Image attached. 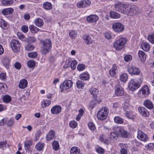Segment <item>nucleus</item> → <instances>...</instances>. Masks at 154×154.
Instances as JSON below:
<instances>
[{
	"label": "nucleus",
	"instance_id": "338daca9",
	"mask_svg": "<svg viewBox=\"0 0 154 154\" xmlns=\"http://www.w3.org/2000/svg\"><path fill=\"white\" fill-rule=\"evenodd\" d=\"M69 35L71 38H74L76 36V33L74 31H72L69 32Z\"/></svg>",
	"mask_w": 154,
	"mask_h": 154
},
{
	"label": "nucleus",
	"instance_id": "e2e57ef3",
	"mask_svg": "<svg viewBox=\"0 0 154 154\" xmlns=\"http://www.w3.org/2000/svg\"><path fill=\"white\" fill-rule=\"evenodd\" d=\"M21 30L24 33H26L28 31V26L26 25H23L21 27Z\"/></svg>",
	"mask_w": 154,
	"mask_h": 154
},
{
	"label": "nucleus",
	"instance_id": "0e129e2a",
	"mask_svg": "<svg viewBox=\"0 0 154 154\" xmlns=\"http://www.w3.org/2000/svg\"><path fill=\"white\" fill-rule=\"evenodd\" d=\"M14 121L12 119H10V120L7 121V125L8 126L11 127L14 124Z\"/></svg>",
	"mask_w": 154,
	"mask_h": 154
},
{
	"label": "nucleus",
	"instance_id": "c756f323",
	"mask_svg": "<svg viewBox=\"0 0 154 154\" xmlns=\"http://www.w3.org/2000/svg\"><path fill=\"white\" fill-rule=\"evenodd\" d=\"M43 8L47 10H50L52 8V5L51 3L46 2L43 4Z\"/></svg>",
	"mask_w": 154,
	"mask_h": 154
},
{
	"label": "nucleus",
	"instance_id": "7ed1b4c3",
	"mask_svg": "<svg viewBox=\"0 0 154 154\" xmlns=\"http://www.w3.org/2000/svg\"><path fill=\"white\" fill-rule=\"evenodd\" d=\"M126 42V38H121L114 42L113 47L117 51L121 50L124 48Z\"/></svg>",
	"mask_w": 154,
	"mask_h": 154
},
{
	"label": "nucleus",
	"instance_id": "7c9ffc66",
	"mask_svg": "<svg viewBox=\"0 0 154 154\" xmlns=\"http://www.w3.org/2000/svg\"><path fill=\"white\" fill-rule=\"evenodd\" d=\"M35 23L36 25L38 27H41L43 25L44 23L42 20L39 18L36 19L35 21Z\"/></svg>",
	"mask_w": 154,
	"mask_h": 154
},
{
	"label": "nucleus",
	"instance_id": "774afa93",
	"mask_svg": "<svg viewBox=\"0 0 154 154\" xmlns=\"http://www.w3.org/2000/svg\"><path fill=\"white\" fill-rule=\"evenodd\" d=\"M14 66L15 68L17 69H20L21 68V64L18 62H16L14 64Z\"/></svg>",
	"mask_w": 154,
	"mask_h": 154
},
{
	"label": "nucleus",
	"instance_id": "864d4df0",
	"mask_svg": "<svg viewBox=\"0 0 154 154\" xmlns=\"http://www.w3.org/2000/svg\"><path fill=\"white\" fill-rule=\"evenodd\" d=\"M2 63L5 66H7L10 63V60L9 58H3Z\"/></svg>",
	"mask_w": 154,
	"mask_h": 154
},
{
	"label": "nucleus",
	"instance_id": "4be33fe9",
	"mask_svg": "<svg viewBox=\"0 0 154 154\" xmlns=\"http://www.w3.org/2000/svg\"><path fill=\"white\" fill-rule=\"evenodd\" d=\"M117 71V69L116 64L113 65L112 68L109 70V75L112 76L114 77L116 75Z\"/></svg>",
	"mask_w": 154,
	"mask_h": 154
},
{
	"label": "nucleus",
	"instance_id": "ddd939ff",
	"mask_svg": "<svg viewBox=\"0 0 154 154\" xmlns=\"http://www.w3.org/2000/svg\"><path fill=\"white\" fill-rule=\"evenodd\" d=\"M137 137L140 140L144 141H147L148 139L147 135L140 131H138Z\"/></svg>",
	"mask_w": 154,
	"mask_h": 154
},
{
	"label": "nucleus",
	"instance_id": "20e7f679",
	"mask_svg": "<svg viewBox=\"0 0 154 154\" xmlns=\"http://www.w3.org/2000/svg\"><path fill=\"white\" fill-rule=\"evenodd\" d=\"M142 81V79L140 78L139 82L135 81L134 79H131L128 83V88L132 91H134L138 89L140 86Z\"/></svg>",
	"mask_w": 154,
	"mask_h": 154
},
{
	"label": "nucleus",
	"instance_id": "39448f33",
	"mask_svg": "<svg viewBox=\"0 0 154 154\" xmlns=\"http://www.w3.org/2000/svg\"><path fill=\"white\" fill-rule=\"evenodd\" d=\"M108 113L109 110L106 107H103L98 112L97 117L101 120L105 119L108 116Z\"/></svg>",
	"mask_w": 154,
	"mask_h": 154
},
{
	"label": "nucleus",
	"instance_id": "5fc2aeb1",
	"mask_svg": "<svg viewBox=\"0 0 154 154\" xmlns=\"http://www.w3.org/2000/svg\"><path fill=\"white\" fill-rule=\"evenodd\" d=\"M138 54L139 58H146V55L143 51H139Z\"/></svg>",
	"mask_w": 154,
	"mask_h": 154
},
{
	"label": "nucleus",
	"instance_id": "c03bdc74",
	"mask_svg": "<svg viewBox=\"0 0 154 154\" xmlns=\"http://www.w3.org/2000/svg\"><path fill=\"white\" fill-rule=\"evenodd\" d=\"M36 41L35 38L33 36H29L26 39V41L28 43H33Z\"/></svg>",
	"mask_w": 154,
	"mask_h": 154
},
{
	"label": "nucleus",
	"instance_id": "412c9836",
	"mask_svg": "<svg viewBox=\"0 0 154 154\" xmlns=\"http://www.w3.org/2000/svg\"><path fill=\"white\" fill-rule=\"evenodd\" d=\"M125 4L123 3H118L115 5L114 7L116 11L122 13Z\"/></svg>",
	"mask_w": 154,
	"mask_h": 154
},
{
	"label": "nucleus",
	"instance_id": "c85d7f7f",
	"mask_svg": "<svg viewBox=\"0 0 154 154\" xmlns=\"http://www.w3.org/2000/svg\"><path fill=\"white\" fill-rule=\"evenodd\" d=\"M110 16L111 18L114 19H118L120 17V15L119 13L113 11H110Z\"/></svg>",
	"mask_w": 154,
	"mask_h": 154
},
{
	"label": "nucleus",
	"instance_id": "58836bf2",
	"mask_svg": "<svg viewBox=\"0 0 154 154\" xmlns=\"http://www.w3.org/2000/svg\"><path fill=\"white\" fill-rule=\"evenodd\" d=\"M9 147V145L7 144L6 141H3L0 142V148L4 150L6 147Z\"/></svg>",
	"mask_w": 154,
	"mask_h": 154
},
{
	"label": "nucleus",
	"instance_id": "bf43d9fd",
	"mask_svg": "<svg viewBox=\"0 0 154 154\" xmlns=\"http://www.w3.org/2000/svg\"><path fill=\"white\" fill-rule=\"evenodd\" d=\"M28 56L30 58H35L37 56V54L36 52H31L29 53Z\"/></svg>",
	"mask_w": 154,
	"mask_h": 154
},
{
	"label": "nucleus",
	"instance_id": "b1692460",
	"mask_svg": "<svg viewBox=\"0 0 154 154\" xmlns=\"http://www.w3.org/2000/svg\"><path fill=\"white\" fill-rule=\"evenodd\" d=\"M141 46L142 49L145 51H148L150 48L149 44L147 42H143L142 43Z\"/></svg>",
	"mask_w": 154,
	"mask_h": 154
},
{
	"label": "nucleus",
	"instance_id": "de8ad7c7",
	"mask_svg": "<svg viewBox=\"0 0 154 154\" xmlns=\"http://www.w3.org/2000/svg\"><path fill=\"white\" fill-rule=\"evenodd\" d=\"M84 85V84L82 81L78 80L76 82L77 86L79 88H83Z\"/></svg>",
	"mask_w": 154,
	"mask_h": 154
},
{
	"label": "nucleus",
	"instance_id": "4468645a",
	"mask_svg": "<svg viewBox=\"0 0 154 154\" xmlns=\"http://www.w3.org/2000/svg\"><path fill=\"white\" fill-rule=\"evenodd\" d=\"M98 16L96 14H92L88 16L86 20L88 22L91 23L96 22L98 20Z\"/></svg>",
	"mask_w": 154,
	"mask_h": 154
},
{
	"label": "nucleus",
	"instance_id": "1a4fd4ad",
	"mask_svg": "<svg viewBox=\"0 0 154 154\" xmlns=\"http://www.w3.org/2000/svg\"><path fill=\"white\" fill-rule=\"evenodd\" d=\"M72 84L73 82L70 80H68L65 81L60 86L61 91L63 92L64 90L70 88L72 86Z\"/></svg>",
	"mask_w": 154,
	"mask_h": 154
},
{
	"label": "nucleus",
	"instance_id": "c9c22d12",
	"mask_svg": "<svg viewBox=\"0 0 154 154\" xmlns=\"http://www.w3.org/2000/svg\"><path fill=\"white\" fill-rule=\"evenodd\" d=\"M128 79V75L126 73H123L120 76V80L122 82H125Z\"/></svg>",
	"mask_w": 154,
	"mask_h": 154
},
{
	"label": "nucleus",
	"instance_id": "423d86ee",
	"mask_svg": "<svg viewBox=\"0 0 154 154\" xmlns=\"http://www.w3.org/2000/svg\"><path fill=\"white\" fill-rule=\"evenodd\" d=\"M11 46L12 50L14 52L17 53L20 50V45L17 40L13 39L11 41Z\"/></svg>",
	"mask_w": 154,
	"mask_h": 154
},
{
	"label": "nucleus",
	"instance_id": "f704fd0d",
	"mask_svg": "<svg viewBox=\"0 0 154 154\" xmlns=\"http://www.w3.org/2000/svg\"><path fill=\"white\" fill-rule=\"evenodd\" d=\"M13 2V0H2L1 3L3 5L8 6L12 4Z\"/></svg>",
	"mask_w": 154,
	"mask_h": 154
},
{
	"label": "nucleus",
	"instance_id": "69168bd1",
	"mask_svg": "<svg viewBox=\"0 0 154 154\" xmlns=\"http://www.w3.org/2000/svg\"><path fill=\"white\" fill-rule=\"evenodd\" d=\"M96 101L93 100L90 102L89 104V107L92 109H93L96 105Z\"/></svg>",
	"mask_w": 154,
	"mask_h": 154
},
{
	"label": "nucleus",
	"instance_id": "3c124183",
	"mask_svg": "<svg viewBox=\"0 0 154 154\" xmlns=\"http://www.w3.org/2000/svg\"><path fill=\"white\" fill-rule=\"evenodd\" d=\"M17 35L18 38L23 41H24L26 40V37L24 35L20 32H18L17 33Z\"/></svg>",
	"mask_w": 154,
	"mask_h": 154
},
{
	"label": "nucleus",
	"instance_id": "72a5a7b5",
	"mask_svg": "<svg viewBox=\"0 0 154 154\" xmlns=\"http://www.w3.org/2000/svg\"><path fill=\"white\" fill-rule=\"evenodd\" d=\"M29 29L30 32L32 33H37L39 30L38 28L34 25L29 26Z\"/></svg>",
	"mask_w": 154,
	"mask_h": 154
},
{
	"label": "nucleus",
	"instance_id": "603ef678",
	"mask_svg": "<svg viewBox=\"0 0 154 154\" xmlns=\"http://www.w3.org/2000/svg\"><path fill=\"white\" fill-rule=\"evenodd\" d=\"M77 125L78 124L76 122L74 121H71L69 123L70 127L72 128H76Z\"/></svg>",
	"mask_w": 154,
	"mask_h": 154
},
{
	"label": "nucleus",
	"instance_id": "2eb2a0df",
	"mask_svg": "<svg viewBox=\"0 0 154 154\" xmlns=\"http://www.w3.org/2000/svg\"><path fill=\"white\" fill-rule=\"evenodd\" d=\"M117 129L116 127H114L113 128V131H112L109 134V138L112 141H114L115 139H116V138L119 137L117 131H116Z\"/></svg>",
	"mask_w": 154,
	"mask_h": 154
},
{
	"label": "nucleus",
	"instance_id": "bb28decb",
	"mask_svg": "<svg viewBox=\"0 0 154 154\" xmlns=\"http://www.w3.org/2000/svg\"><path fill=\"white\" fill-rule=\"evenodd\" d=\"M143 103L144 105L149 109H152L153 107L152 103L149 100H146L144 101Z\"/></svg>",
	"mask_w": 154,
	"mask_h": 154
},
{
	"label": "nucleus",
	"instance_id": "37998d69",
	"mask_svg": "<svg viewBox=\"0 0 154 154\" xmlns=\"http://www.w3.org/2000/svg\"><path fill=\"white\" fill-rule=\"evenodd\" d=\"M3 100L5 103H9L10 102L11 100V97L8 95H5L3 96Z\"/></svg>",
	"mask_w": 154,
	"mask_h": 154
},
{
	"label": "nucleus",
	"instance_id": "4c0bfd02",
	"mask_svg": "<svg viewBox=\"0 0 154 154\" xmlns=\"http://www.w3.org/2000/svg\"><path fill=\"white\" fill-rule=\"evenodd\" d=\"M114 122L117 124H121L123 122V119L119 116H115L114 118Z\"/></svg>",
	"mask_w": 154,
	"mask_h": 154
},
{
	"label": "nucleus",
	"instance_id": "a211bd4d",
	"mask_svg": "<svg viewBox=\"0 0 154 154\" xmlns=\"http://www.w3.org/2000/svg\"><path fill=\"white\" fill-rule=\"evenodd\" d=\"M139 112L143 116L146 117H148L149 115V113L146 109L142 107H139L138 108Z\"/></svg>",
	"mask_w": 154,
	"mask_h": 154
},
{
	"label": "nucleus",
	"instance_id": "dca6fc26",
	"mask_svg": "<svg viewBox=\"0 0 154 154\" xmlns=\"http://www.w3.org/2000/svg\"><path fill=\"white\" fill-rule=\"evenodd\" d=\"M115 93L118 96H121L124 94V91L122 87L119 85H116L115 87Z\"/></svg>",
	"mask_w": 154,
	"mask_h": 154
},
{
	"label": "nucleus",
	"instance_id": "5701e85b",
	"mask_svg": "<svg viewBox=\"0 0 154 154\" xmlns=\"http://www.w3.org/2000/svg\"><path fill=\"white\" fill-rule=\"evenodd\" d=\"M0 27L4 29H6L9 27V25L4 20L0 19Z\"/></svg>",
	"mask_w": 154,
	"mask_h": 154
},
{
	"label": "nucleus",
	"instance_id": "393cba45",
	"mask_svg": "<svg viewBox=\"0 0 154 154\" xmlns=\"http://www.w3.org/2000/svg\"><path fill=\"white\" fill-rule=\"evenodd\" d=\"M27 81L26 79H22L20 81L19 84V87L20 88L22 89L24 88L27 87Z\"/></svg>",
	"mask_w": 154,
	"mask_h": 154
},
{
	"label": "nucleus",
	"instance_id": "f03ea898",
	"mask_svg": "<svg viewBox=\"0 0 154 154\" xmlns=\"http://www.w3.org/2000/svg\"><path fill=\"white\" fill-rule=\"evenodd\" d=\"M41 43L42 45L41 49L42 54H45L51 50L52 43L50 40L46 39L45 40L41 41Z\"/></svg>",
	"mask_w": 154,
	"mask_h": 154
},
{
	"label": "nucleus",
	"instance_id": "a18cd8bd",
	"mask_svg": "<svg viewBox=\"0 0 154 154\" xmlns=\"http://www.w3.org/2000/svg\"><path fill=\"white\" fill-rule=\"evenodd\" d=\"M98 91L97 89L95 88L93 89L90 90V93L92 94L94 98L97 97V95L98 94Z\"/></svg>",
	"mask_w": 154,
	"mask_h": 154
},
{
	"label": "nucleus",
	"instance_id": "49530a36",
	"mask_svg": "<svg viewBox=\"0 0 154 154\" xmlns=\"http://www.w3.org/2000/svg\"><path fill=\"white\" fill-rule=\"evenodd\" d=\"M148 41L152 44H154V34H149L147 36Z\"/></svg>",
	"mask_w": 154,
	"mask_h": 154
},
{
	"label": "nucleus",
	"instance_id": "a19ab883",
	"mask_svg": "<svg viewBox=\"0 0 154 154\" xmlns=\"http://www.w3.org/2000/svg\"><path fill=\"white\" fill-rule=\"evenodd\" d=\"M52 147L53 149L55 150H57L59 148V145L58 142L57 141H53L52 143Z\"/></svg>",
	"mask_w": 154,
	"mask_h": 154
},
{
	"label": "nucleus",
	"instance_id": "9b49d317",
	"mask_svg": "<svg viewBox=\"0 0 154 154\" xmlns=\"http://www.w3.org/2000/svg\"><path fill=\"white\" fill-rule=\"evenodd\" d=\"M128 71L131 75H138L140 73V70L137 67L134 66L129 67L128 69Z\"/></svg>",
	"mask_w": 154,
	"mask_h": 154
},
{
	"label": "nucleus",
	"instance_id": "6e6552de",
	"mask_svg": "<svg viewBox=\"0 0 154 154\" xmlns=\"http://www.w3.org/2000/svg\"><path fill=\"white\" fill-rule=\"evenodd\" d=\"M112 28L114 32L118 33L122 32L124 29V26L119 22L113 23L112 24Z\"/></svg>",
	"mask_w": 154,
	"mask_h": 154
},
{
	"label": "nucleus",
	"instance_id": "6ab92c4d",
	"mask_svg": "<svg viewBox=\"0 0 154 154\" xmlns=\"http://www.w3.org/2000/svg\"><path fill=\"white\" fill-rule=\"evenodd\" d=\"M55 135L54 131L53 130H51L46 135L47 140L49 141L52 140L54 138Z\"/></svg>",
	"mask_w": 154,
	"mask_h": 154
},
{
	"label": "nucleus",
	"instance_id": "f8f14e48",
	"mask_svg": "<svg viewBox=\"0 0 154 154\" xmlns=\"http://www.w3.org/2000/svg\"><path fill=\"white\" fill-rule=\"evenodd\" d=\"M62 108L59 105H56L53 106L51 109V113L54 115H57L60 113Z\"/></svg>",
	"mask_w": 154,
	"mask_h": 154
},
{
	"label": "nucleus",
	"instance_id": "09e8293b",
	"mask_svg": "<svg viewBox=\"0 0 154 154\" xmlns=\"http://www.w3.org/2000/svg\"><path fill=\"white\" fill-rule=\"evenodd\" d=\"M125 115L127 117L130 119H133L134 118V115L131 111L126 112Z\"/></svg>",
	"mask_w": 154,
	"mask_h": 154
},
{
	"label": "nucleus",
	"instance_id": "f3484780",
	"mask_svg": "<svg viewBox=\"0 0 154 154\" xmlns=\"http://www.w3.org/2000/svg\"><path fill=\"white\" fill-rule=\"evenodd\" d=\"M83 39L84 41L87 45L91 44L92 42V40L91 37L89 35L85 34L83 36Z\"/></svg>",
	"mask_w": 154,
	"mask_h": 154
},
{
	"label": "nucleus",
	"instance_id": "9d476101",
	"mask_svg": "<svg viewBox=\"0 0 154 154\" xmlns=\"http://www.w3.org/2000/svg\"><path fill=\"white\" fill-rule=\"evenodd\" d=\"M91 1L89 0H83L79 2L77 4V6L79 8H86L91 4Z\"/></svg>",
	"mask_w": 154,
	"mask_h": 154
},
{
	"label": "nucleus",
	"instance_id": "a878e982",
	"mask_svg": "<svg viewBox=\"0 0 154 154\" xmlns=\"http://www.w3.org/2000/svg\"><path fill=\"white\" fill-rule=\"evenodd\" d=\"M14 11V9L12 8L4 9L2 11V14L4 15H7L11 14Z\"/></svg>",
	"mask_w": 154,
	"mask_h": 154
},
{
	"label": "nucleus",
	"instance_id": "473e14b6",
	"mask_svg": "<svg viewBox=\"0 0 154 154\" xmlns=\"http://www.w3.org/2000/svg\"><path fill=\"white\" fill-rule=\"evenodd\" d=\"M51 103V100H44L42 102V108H44L46 106H48Z\"/></svg>",
	"mask_w": 154,
	"mask_h": 154
},
{
	"label": "nucleus",
	"instance_id": "f257e3e1",
	"mask_svg": "<svg viewBox=\"0 0 154 154\" xmlns=\"http://www.w3.org/2000/svg\"><path fill=\"white\" fill-rule=\"evenodd\" d=\"M122 10V13L129 16H133L137 14L139 8L135 5L130 6L129 5L125 4Z\"/></svg>",
	"mask_w": 154,
	"mask_h": 154
},
{
	"label": "nucleus",
	"instance_id": "4d7b16f0",
	"mask_svg": "<svg viewBox=\"0 0 154 154\" xmlns=\"http://www.w3.org/2000/svg\"><path fill=\"white\" fill-rule=\"evenodd\" d=\"M85 69V66L84 65L80 64L78 65L77 69L78 71H81L84 70Z\"/></svg>",
	"mask_w": 154,
	"mask_h": 154
},
{
	"label": "nucleus",
	"instance_id": "cd10ccee",
	"mask_svg": "<svg viewBox=\"0 0 154 154\" xmlns=\"http://www.w3.org/2000/svg\"><path fill=\"white\" fill-rule=\"evenodd\" d=\"M81 79L83 80H88L89 78V75L88 72H85L80 75Z\"/></svg>",
	"mask_w": 154,
	"mask_h": 154
},
{
	"label": "nucleus",
	"instance_id": "6e6d98bb",
	"mask_svg": "<svg viewBox=\"0 0 154 154\" xmlns=\"http://www.w3.org/2000/svg\"><path fill=\"white\" fill-rule=\"evenodd\" d=\"M32 142L30 140H28L25 141L24 143V145L26 147V149H28L29 146L32 145Z\"/></svg>",
	"mask_w": 154,
	"mask_h": 154
},
{
	"label": "nucleus",
	"instance_id": "79ce46f5",
	"mask_svg": "<svg viewBox=\"0 0 154 154\" xmlns=\"http://www.w3.org/2000/svg\"><path fill=\"white\" fill-rule=\"evenodd\" d=\"M131 107L130 105L128 102H125L124 103L123 106V109L126 112L128 111V110Z\"/></svg>",
	"mask_w": 154,
	"mask_h": 154
},
{
	"label": "nucleus",
	"instance_id": "8fccbe9b",
	"mask_svg": "<svg viewBox=\"0 0 154 154\" xmlns=\"http://www.w3.org/2000/svg\"><path fill=\"white\" fill-rule=\"evenodd\" d=\"M77 64V61L76 60H73L70 64V66L71 69L72 70H74L76 67Z\"/></svg>",
	"mask_w": 154,
	"mask_h": 154
},
{
	"label": "nucleus",
	"instance_id": "e433bc0d",
	"mask_svg": "<svg viewBox=\"0 0 154 154\" xmlns=\"http://www.w3.org/2000/svg\"><path fill=\"white\" fill-rule=\"evenodd\" d=\"M27 64L28 67L33 68L35 66V62L33 60H30L27 62Z\"/></svg>",
	"mask_w": 154,
	"mask_h": 154
},
{
	"label": "nucleus",
	"instance_id": "aec40b11",
	"mask_svg": "<svg viewBox=\"0 0 154 154\" xmlns=\"http://www.w3.org/2000/svg\"><path fill=\"white\" fill-rule=\"evenodd\" d=\"M139 93L144 95V96H146L149 94V89L147 85L144 86L141 90L139 91Z\"/></svg>",
	"mask_w": 154,
	"mask_h": 154
},
{
	"label": "nucleus",
	"instance_id": "0eeeda50",
	"mask_svg": "<svg viewBox=\"0 0 154 154\" xmlns=\"http://www.w3.org/2000/svg\"><path fill=\"white\" fill-rule=\"evenodd\" d=\"M116 131H117L119 137L124 138H126L129 137V133L128 131L125 130L123 127H116Z\"/></svg>",
	"mask_w": 154,
	"mask_h": 154
},
{
	"label": "nucleus",
	"instance_id": "ea45409f",
	"mask_svg": "<svg viewBox=\"0 0 154 154\" xmlns=\"http://www.w3.org/2000/svg\"><path fill=\"white\" fill-rule=\"evenodd\" d=\"M44 144L43 143H38L35 146V148L39 151L42 150L44 148Z\"/></svg>",
	"mask_w": 154,
	"mask_h": 154
},
{
	"label": "nucleus",
	"instance_id": "052dcab7",
	"mask_svg": "<svg viewBox=\"0 0 154 154\" xmlns=\"http://www.w3.org/2000/svg\"><path fill=\"white\" fill-rule=\"evenodd\" d=\"M96 151L99 153L103 154L104 153L105 151L101 147H98L96 149Z\"/></svg>",
	"mask_w": 154,
	"mask_h": 154
},
{
	"label": "nucleus",
	"instance_id": "2f4dec72",
	"mask_svg": "<svg viewBox=\"0 0 154 154\" xmlns=\"http://www.w3.org/2000/svg\"><path fill=\"white\" fill-rule=\"evenodd\" d=\"M70 154H81L80 152V150L77 147L74 146L72 147L70 149Z\"/></svg>",
	"mask_w": 154,
	"mask_h": 154
},
{
	"label": "nucleus",
	"instance_id": "680f3d73",
	"mask_svg": "<svg viewBox=\"0 0 154 154\" xmlns=\"http://www.w3.org/2000/svg\"><path fill=\"white\" fill-rule=\"evenodd\" d=\"M88 126L89 128L92 131H94L95 129V125L92 122L89 123Z\"/></svg>",
	"mask_w": 154,
	"mask_h": 154
},
{
	"label": "nucleus",
	"instance_id": "13d9d810",
	"mask_svg": "<svg viewBox=\"0 0 154 154\" xmlns=\"http://www.w3.org/2000/svg\"><path fill=\"white\" fill-rule=\"evenodd\" d=\"M25 48L26 50L30 51L33 50L34 47L32 45L28 44L25 46Z\"/></svg>",
	"mask_w": 154,
	"mask_h": 154
}]
</instances>
